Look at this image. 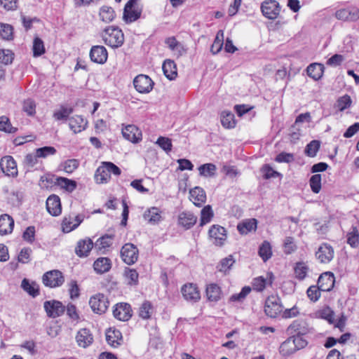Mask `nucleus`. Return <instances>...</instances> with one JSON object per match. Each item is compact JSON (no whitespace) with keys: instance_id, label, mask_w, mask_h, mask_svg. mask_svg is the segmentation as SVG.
I'll return each mask as SVG.
<instances>
[{"instance_id":"nucleus-1","label":"nucleus","mask_w":359,"mask_h":359,"mask_svg":"<svg viewBox=\"0 0 359 359\" xmlns=\"http://www.w3.org/2000/svg\"><path fill=\"white\" fill-rule=\"evenodd\" d=\"M101 36L104 43L112 48L121 47L124 42V34L122 30L113 26L105 28Z\"/></svg>"},{"instance_id":"nucleus-2","label":"nucleus","mask_w":359,"mask_h":359,"mask_svg":"<svg viewBox=\"0 0 359 359\" xmlns=\"http://www.w3.org/2000/svg\"><path fill=\"white\" fill-rule=\"evenodd\" d=\"M121 173V169L113 163L102 162L95 171V180L97 183L104 184L110 180L111 174L118 176Z\"/></svg>"},{"instance_id":"nucleus-3","label":"nucleus","mask_w":359,"mask_h":359,"mask_svg":"<svg viewBox=\"0 0 359 359\" xmlns=\"http://www.w3.org/2000/svg\"><path fill=\"white\" fill-rule=\"evenodd\" d=\"M143 6L140 0H129L126 4L123 18L127 22H133L140 18Z\"/></svg>"},{"instance_id":"nucleus-4","label":"nucleus","mask_w":359,"mask_h":359,"mask_svg":"<svg viewBox=\"0 0 359 359\" xmlns=\"http://www.w3.org/2000/svg\"><path fill=\"white\" fill-rule=\"evenodd\" d=\"M42 282L49 287H57L61 286L65 282V277L59 270L47 271L42 276Z\"/></svg>"},{"instance_id":"nucleus-5","label":"nucleus","mask_w":359,"mask_h":359,"mask_svg":"<svg viewBox=\"0 0 359 359\" xmlns=\"http://www.w3.org/2000/svg\"><path fill=\"white\" fill-rule=\"evenodd\" d=\"M139 256V250L137 248L133 243H126L121 250V257L123 261L131 265L137 261Z\"/></svg>"},{"instance_id":"nucleus-6","label":"nucleus","mask_w":359,"mask_h":359,"mask_svg":"<svg viewBox=\"0 0 359 359\" xmlns=\"http://www.w3.org/2000/svg\"><path fill=\"white\" fill-rule=\"evenodd\" d=\"M109 301L103 294H96L89 301V304L93 312L102 314L105 313L109 307Z\"/></svg>"},{"instance_id":"nucleus-7","label":"nucleus","mask_w":359,"mask_h":359,"mask_svg":"<svg viewBox=\"0 0 359 359\" xmlns=\"http://www.w3.org/2000/svg\"><path fill=\"white\" fill-rule=\"evenodd\" d=\"M263 15L270 20L278 18L280 12V7L276 0H266L261 5Z\"/></svg>"},{"instance_id":"nucleus-8","label":"nucleus","mask_w":359,"mask_h":359,"mask_svg":"<svg viewBox=\"0 0 359 359\" xmlns=\"http://www.w3.org/2000/svg\"><path fill=\"white\" fill-rule=\"evenodd\" d=\"M282 311L280 299L277 296L269 297L264 306V311L270 318H276Z\"/></svg>"},{"instance_id":"nucleus-9","label":"nucleus","mask_w":359,"mask_h":359,"mask_svg":"<svg viewBox=\"0 0 359 359\" xmlns=\"http://www.w3.org/2000/svg\"><path fill=\"white\" fill-rule=\"evenodd\" d=\"M133 85L139 93H148L152 90L154 82L148 76L140 74L134 79Z\"/></svg>"},{"instance_id":"nucleus-10","label":"nucleus","mask_w":359,"mask_h":359,"mask_svg":"<svg viewBox=\"0 0 359 359\" xmlns=\"http://www.w3.org/2000/svg\"><path fill=\"white\" fill-rule=\"evenodd\" d=\"M334 251L333 248L327 244H321L316 252V257L322 264L330 263L334 258Z\"/></svg>"},{"instance_id":"nucleus-11","label":"nucleus","mask_w":359,"mask_h":359,"mask_svg":"<svg viewBox=\"0 0 359 359\" xmlns=\"http://www.w3.org/2000/svg\"><path fill=\"white\" fill-rule=\"evenodd\" d=\"M114 317L121 321H128L132 316V309L129 304L118 303L113 309Z\"/></svg>"},{"instance_id":"nucleus-12","label":"nucleus","mask_w":359,"mask_h":359,"mask_svg":"<svg viewBox=\"0 0 359 359\" xmlns=\"http://www.w3.org/2000/svg\"><path fill=\"white\" fill-rule=\"evenodd\" d=\"M182 294L185 300L190 302H197L201 299V294L196 285L188 283L181 288Z\"/></svg>"},{"instance_id":"nucleus-13","label":"nucleus","mask_w":359,"mask_h":359,"mask_svg":"<svg viewBox=\"0 0 359 359\" xmlns=\"http://www.w3.org/2000/svg\"><path fill=\"white\" fill-rule=\"evenodd\" d=\"M43 307L47 316L53 318L60 316L65 311L62 302L56 300L45 302Z\"/></svg>"},{"instance_id":"nucleus-14","label":"nucleus","mask_w":359,"mask_h":359,"mask_svg":"<svg viewBox=\"0 0 359 359\" xmlns=\"http://www.w3.org/2000/svg\"><path fill=\"white\" fill-rule=\"evenodd\" d=\"M0 167L4 173L8 176L18 175L17 164L11 156H4L0 161Z\"/></svg>"},{"instance_id":"nucleus-15","label":"nucleus","mask_w":359,"mask_h":359,"mask_svg":"<svg viewBox=\"0 0 359 359\" xmlns=\"http://www.w3.org/2000/svg\"><path fill=\"white\" fill-rule=\"evenodd\" d=\"M89 55L92 62L100 65L104 64L108 58L107 50L103 46H93Z\"/></svg>"},{"instance_id":"nucleus-16","label":"nucleus","mask_w":359,"mask_h":359,"mask_svg":"<svg viewBox=\"0 0 359 359\" xmlns=\"http://www.w3.org/2000/svg\"><path fill=\"white\" fill-rule=\"evenodd\" d=\"M208 233L212 243L216 245H222L226 239V229L219 225H213L210 229Z\"/></svg>"},{"instance_id":"nucleus-17","label":"nucleus","mask_w":359,"mask_h":359,"mask_svg":"<svg viewBox=\"0 0 359 359\" xmlns=\"http://www.w3.org/2000/svg\"><path fill=\"white\" fill-rule=\"evenodd\" d=\"M75 338L78 346L82 348H87L93 342V334L87 328L80 329Z\"/></svg>"},{"instance_id":"nucleus-18","label":"nucleus","mask_w":359,"mask_h":359,"mask_svg":"<svg viewBox=\"0 0 359 359\" xmlns=\"http://www.w3.org/2000/svg\"><path fill=\"white\" fill-rule=\"evenodd\" d=\"M125 139L133 142H138L142 138L141 131L134 125H128L122 129Z\"/></svg>"},{"instance_id":"nucleus-19","label":"nucleus","mask_w":359,"mask_h":359,"mask_svg":"<svg viewBox=\"0 0 359 359\" xmlns=\"http://www.w3.org/2000/svg\"><path fill=\"white\" fill-rule=\"evenodd\" d=\"M318 285L321 291H330L334 285V275L330 272H325L321 274L318 278Z\"/></svg>"},{"instance_id":"nucleus-20","label":"nucleus","mask_w":359,"mask_h":359,"mask_svg":"<svg viewBox=\"0 0 359 359\" xmlns=\"http://www.w3.org/2000/svg\"><path fill=\"white\" fill-rule=\"evenodd\" d=\"M87 124V120L79 115H76L69 118V128L75 134L84 130L86 128Z\"/></svg>"},{"instance_id":"nucleus-21","label":"nucleus","mask_w":359,"mask_h":359,"mask_svg":"<svg viewBox=\"0 0 359 359\" xmlns=\"http://www.w3.org/2000/svg\"><path fill=\"white\" fill-rule=\"evenodd\" d=\"M46 209L51 215H59L62 211L60 198L56 195L50 196L46 200Z\"/></svg>"},{"instance_id":"nucleus-22","label":"nucleus","mask_w":359,"mask_h":359,"mask_svg":"<svg viewBox=\"0 0 359 359\" xmlns=\"http://www.w3.org/2000/svg\"><path fill=\"white\" fill-rule=\"evenodd\" d=\"M93 247V243L90 238L80 240L75 248V253L79 257H86L89 255Z\"/></svg>"},{"instance_id":"nucleus-23","label":"nucleus","mask_w":359,"mask_h":359,"mask_svg":"<svg viewBox=\"0 0 359 359\" xmlns=\"http://www.w3.org/2000/svg\"><path fill=\"white\" fill-rule=\"evenodd\" d=\"M189 198L196 206L201 207L206 201V194L202 188L196 187L190 190Z\"/></svg>"},{"instance_id":"nucleus-24","label":"nucleus","mask_w":359,"mask_h":359,"mask_svg":"<svg viewBox=\"0 0 359 359\" xmlns=\"http://www.w3.org/2000/svg\"><path fill=\"white\" fill-rule=\"evenodd\" d=\"M143 218L151 224H157L162 219L161 211L156 207H151L144 212Z\"/></svg>"},{"instance_id":"nucleus-25","label":"nucleus","mask_w":359,"mask_h":359,"mask_svg":"<svg viewBox=\"0 0 359 359\" xmlns=\"http://www.w3.org/2000/svg\"><path fill=\"white\" fill-rule=\"evenodd\" d=\"M309 327L306 322L302 319H298L288 327L290 333H295V335H304L309 332Z\"/></svg>"},{"instance_id":"nucleus-26","label":"nucleus","mask_w":359,"mask_h":359,"mask_svg":"<svg viewBox=\"0 0 359 359\" xmlns=\"http://www.w3.org/2000/svg\"><path fill=\"white\" fill-rule=\"evenodd\" d=\"M14 226V220L8 215L0 216V235L4 236L11 233Z\"/></svg>"},{"instance_id":"nucleus-27","label":"nucleus","mask_w":359,"mask_h":359,"mask_svg":"<svg viewBox=\"0 0 359 359\" xmlns=\"http://www.w3.org/2000/svg\"><path fill=\"white\" fill-rule=\"evenodd\" d=\"M93 268L97 273H107L111 268V261L108 257H99L94 262Z\"/></svg>"},{"instance_id":"nucleus-28","label":"nucleus","mask_w":359,"mask_h":359,"mask_svg":"<svg viewBox=\"0 0 359 359\" xmlns=\"http://www.w3.org/2000/svg\"><path fill=\"white\" fill-rule=\"evenodd\" d=\"M178 221L181 226L188 229L196 224L197 217L190 212H182L179 215Z\"/></svg>"},{"instance_id":"nucleus-29","label":"nucleus","mask_w":359,"mask_h":359,"mask_svg":"<svg viewBox=\"0 0 359 359\" xmlns=\"http://www.w3.org/2000/svg\"><path fill=\"white\" fill-rule=\"evenodd\" d=\"M206 296L210 302H218L222 297V290L216 283H210L206 287Z\"/></svg>"},{"instance_id":"nucleus-30","label":"nucleus","mask_w":359,"mask_h":359,"mask_svg":"<svg viewBox=\"0 0 359 359\" xmlns=\"http://www.w3.org/2000/svg\"><path fill=\"white\" fill-rule=\"evenodd\" d=\"M106 340L110 346L117 347L121 344L122 335L119 330L109 328L106 332Z\"/></svg>"},{"instance_id":"nucleus-31","label":"nucleus","mask_w":359,"mask_h":359,"mask_svg":"<svg viewBox=\"0 0 359 359\" xmlns=\"http://www.w3.org/2000/svg\"><path fill=\"white\" fill-rule=\"evenodd\" d=\"M267 278L259 276L253 279L252 287L253 289L257 292H262L264 290L267 285H271L273 283V277L272 273H269Z\"/></svg>"},{"instance_id":"nucleus-32","label":"nucleus","mask_w":359,"mask_h":359,"mask_svg":"<svg viewBox=\"0 0 359 359\" xmlns=\"http://www.w3.org/2000/svg\"><path fill=\"white\" fill-rule=\"evenodd\" d=\"M303 336L304 335H294L292 337L287 339L282 344L283 351L285 346H288L290 344H294L296 351L304 348L307 345V341Z\"/></svg>"},{"instance_id":"nucleus-33","label":"nucleus","mask_w":359,"mask_h":359,"mask_svg":"<svg viewBox=\"0 0 359 359\" xmlns=\"http://www.w3.org/2000/svg\"><path fill=\"white\" fill-rule=\"evenodd\" d=\"M163 74L169 80L175 79L177 76V67L173 60H165L162 65Z\"/></svg>"},{"instance_id":"nucleus-34","label":"nucleus","mask_w":359,"mask_h":359,"mask_svg":"<svg viewBox=\"0 0 359 359\" xmlns=\"http://www.w3.org/2000/svg\"><path fill=\"white\" fill-rule=\"evenodd\" d=\"M306 72L309 77L318 81L323 76L324 66L320 63H312L307 67Z\"/></svg>"},{"instance_id":"nucleus-35","label":"nucleus","mask_w":359,"mask_h":359,"mask_svg":"<svg viewBox=\"0 0 359 359\" xmlns=\"http://www.w3.org/2000/svg\"><path fill=\"white\" fill-rule=\"evenodd\" d=\"M337 19L341 20H355L359 18V11L354 9L352 11L348 9H340L335 13Z\"/></svg>"},{"instance_id":"nucleus-36","label":"nucleus","mask_w":359,"mask_h":359,"mask_svg":"<svg viewBox=\"0 0 359 359\" xmlns=\"http://www.w3.org/2000/svg\"><path fill=\"white\" fill-rule=\"evenodd\" d=\"M55 184L68 192H72L76 188V181L62 177H55Z\"/></svg>"},{"instance_id":"nucleus-37","label":"nucleus","mask_w":359,"mask_h":359,"mask_svg":"<svg viewBox=\"0 0 359 359\" xmlns=\"http://www.w3.org/2000/svg\"><path fill=\"white\" fill-rule=\"evenodd\" d=\"M71 219V218H65L63 220V230L66 232H70L79 226L83 219V216L78 215L74 217V221H72Z\"/></svg>"},{"instance_id":"nucleus-38","label":"nucleus","mask_w":359,"mask_h":359,"mask_svg":"<svg viewBox=\"0 0 359 359\" xmlns=\"http://www.w3.org/2000/svg\"><path fill=\"white\" fill-rule=\"evenodd\" d=\"M347 243L353 248L359 245V231L355 226H352L346 234Z\"/></svg>"},{"instance_id":"nucleus-39","label":"nucleus","mask_w":359,"mask_h":359,"mask_svg":"<svg viewBox=\"0 0 359 359\" xmlns=\"http://www.w3.org/2000/svg\"><path fill=\"white\" fill-rule=\"evenodd\" d=\"M154 308L151 302L145 300L139 308V316L144 320L149 319L153 313Z\"/></svg>"},{"instance_id":"nucleus-40","label":"nucleus","mask_w":359,"mask_h":359,"mask_svg":"<svg viewBox=\"0 0 359 359\" xmlns=\"http://www.w3.org/2000/svg\"><path fill=\"white\" fill-rule=\"evenodd\" d=\"M238 231L241 234H247L248 232L257 229V220L255 219H248L237 226Z\"/></svg>"},{"instance_id":"nucleus-41","label":"nucleus","mask_w":359,"mask_h":359,"mask_svg":"<svg viewBox=\"0 0 359 359\" xmlns=\"http://www.w3.org/2000/svg\"><path fill=\"white\" fill-rule=\"evenodd\" d=\"M21 287L25 292L33 297L38 296L39 294V287L36 283L34 282L30 283L26 278L22 280Z\"/></svg>"},{"instance_id":"nucleus-42","label":"nucleus","mask_w":359,"mask_h":359,"mask_svg":"<svg viewBox=\"0 0 359 359\" xmlns=\"http://www.w3.org/2000/svg\"><path fill=\"white\" fill-rule=\"evenodd\" d=\"M100 19L105 22H111L115 18V12L111 7L104 6L100 11Z\"/></svg>"},{"instance_id":"nucleus-43","label":"nucleus","mask_w":359,"mask_h":359,"mask_svg":"<svg viewBox=\"0 0 359 359\" xmlns=\"http://www.w3.org/2000/svg\"><path fill=\"white\" fill-rule=\"evenodd\" d=\"M222 125L226 128H233L236 126L234 115L229 111H223L221 114Z\"/></svg>"},{"instance_id":"nucleus-44","label":"nucleus","mask_w":359,"mask_h":359,"mask_svg":"<svg viewBox=\"0 0 359 359\" xmlns=\"http://www.w3.org/2000/svg\"><path fill=\"white\" fill-rule=\"evenodd\" d=\"M213 211L210 205L205 206L201 212L200 226H203L209 223L213 217Z\"/></svg>"},{"instance_id":"nucleus-45","label":"nucleus","mask_w":359,"mask_h":359,"mask_svg":"<svg viewBox=\"0 0 359 359\" xmlns=\"http://www.w3.org/2000/svg\"><path fill=\"white\" fill-rule=\"evenodd\" d=\"M217 168L213 163H205L198 168L199 174L206 177L215 175Z\"/></svg>"},{"instance_id":"nucleus-46","label":"nucleus","mask_w":359,"mask_h":359,"mask_svg":"<svg viewBox=\"0 0 359 359\" xmlns=\"http://www.w3.org/2000/svg\"><path fill=\"white\" fill-rule=\"evenodd\" d=\"M258 253L264 262L269 259L272 255L270 243L268 241H264L259 248Z\"/></svg>"},{"instance_id":"nucleus-47","label":"nucleus","mask_w":359,"mask_h":359,"mask_svg":"<svg viewBox=\"0 0 359 359\" xmlns=\"http://www.w3.org/2000/svg\"><path fill=\"white\" fill-rule=\"evenodd\" d=\"M223 41L224 32L223 30H219L210 48V50L213 54H217L221 50L223 46Z\"/></svg>"},{"instance_id":"nucleus-48","label":"nucleus","mask_w":359,"mask_h":359,"mask_svg":"<svg viewBox=\"0 0 359 359\" xmlns=\"http://www.w3.org/2000/svg\"><path fill=\"white\" fill-rule=\"evenodd\" d=\"M294 271L295 278L302 280L306 278L309 268L304 262H297L294 268Z\"/></svg>"},{"instance_id":"nucleus-49","label":"nucleus","mask_w":359,"mask_h":359,"mask_svg":"<svg viewBox=\"0 0 359 359\" xmlns=\"http://www.w3.org/2000/svg\"><path fill=\"white\" fill-rule=\"evenodd\" d=\"M0 130L6 133H15L18 128L12 126L9 118L6 116L0 117Z\"/></svg>"},{"instance_id":"nucleus-50","label":"nucleus","mask_w":359,"mask_h":359,"mask_svg":"<svg viewBox=\"0 0 359 359\" xmlns=\"http://www.w3.org/2000/svg\"><path fill=\"white\" fill-rule=\"evenodd\" d=\"M33 56L37 57L45 53V46L43 41L39 37H35L33 41Z\"/></svg>"},{"instance_id":"nucleus-51","label":"nucleus","mask_w":359,"mask_h":359,"mask_svg":"<svg viewBox=\"0 0 359 359\" xmlns=\"http://www.w3.org/2000/svg\"><path fill=\"white\" fill-rule=\"evenodd\" d=\"M320 142L318 140H312L306 147L304 153L307 156L315 157L320 149Z\"/></svg>"},{"instance_id":"nucleus-52","label":"nucleus","mask_w":359,"mask_h":359,"mask_svg":"<svg viewBox=\"0 0 359 359\" xmlns=\"http://www.w3.org/2000/svg\"><path fill=\"white\" fill-rule=\"evenodd\" d=\"M316 316L326 320L329 323H334V311L328 306L324 307L316 313Z\"/></svg>"},{"instance_id":"nucleus-53","label":"nucleus","mask_w":359,"mask_h":359,"mask_svg":"<svg viewBox=\"0 0 359 359\" xmlns=\"http://www.w3.org/2000/svg\"><path fill=\"white\" fill-rule=\"evenodd\" d=\"M114 236L112 235H104L100 238L95 243V247L99 250L105 249L109 248L112 244Z\"/></svg>"},{"instance_id":"nucleus-54","label":"nucleus","mask_w":359,"mask_h":359,"mask_svg":"<svg viewBox=\"0 0 359 359\" xmlns=\"http://www.w3.org/2000/svg\"><path fill=\"white\" fill-rule=\"evenodd\" d=\"M0 36L3 39L11 40L13 36V27L8 24H0Z\"/></svg>"},{"instance_id":"nucleus-55","label":"nucleus","mask_w":359,"mask_h":359,"mask_svg":"<svg viewBox=\"0 0 359 359\" xmlns=\"http://www.w3.org/2000/svg\"><path fill=\"white\" fill-rule=\"evenodd\" d=\"M73 112L72 108H67L65 107H61L59 110H57L53 114V117L55 120H67L69 116Z\"/></svg>"},{"instance_id":"nucleus-56","label":"nucleus","mask_w":359,"mask_h":359,"mask_svg":"<svg viewBox=\"0 0 359 359\" xmlns=\"http://www.w3.org/2000/svg\"><path fill=\"white\" fill-rule=\"evenodd\" d=\"M14 53L8 49L0 50V63L8 65L13 62Z\"/></svg>"},{"instance_id":"nucleus-57","label":"nucleus","mask_w":359,"mask_h":359,"mask_svg":"<svg viewBox=\"0 0 359 359\" xmlns=\"http://www.w3.org/2000/svg\"><path fill=\"white\" fill-rule=\"evenodd\" d=\"M252 289L250 286H245L242 288L241 291L239 293L233 294L230 297L231 302H242L245 299V297L250 294Z\"/></svg>"},{"instance_id":"nucleus-58","label":"nucleus","mask_w":359,"mask_h":359,"mask_svg":"<svg viewBox=\"0 0 359 359\" xmlns=\"http://www.w3.org/2000/svg\"><path fill=\"white\" fill-rule=\"evenodd\" d=\"M309 184L312 191L315 194H318L321 189V175L316 174L311 176Z\"/></svg>"},{"instance_id":"nucleus-59","label":"nucleus","mask_w":359,"mask_h":359,"mask_svg":"<svg viewBox=\"0 0 359 359\" xmlns=\"http://www.w3.org/2000/svg\"><path fill=\"white\" fill-rule=\"evenodd\" d=\"M36 156L39 158H46L49 156H53L56 153V149L53 147L46 146L36 149Z\"/></svg>"},{"instance_id":"nucleus-60","label":"nucleus","mask_w":359,"mask_h":359,"mask_svg":"<svg viewBox=\"0 0 359 359\" xmlns=\"http://www.w3.org/2000/svg\"><path fill=\"white\" fill-rule=\"evenodd\" d=\"M234 262L235 261L233 259V256L229 255V257L222 259L220 261L219 264L217 266V269L219 271L226 272L230 269V267L233 265Z\"/></svg>"},{"instance_id":"nucleus-61","label":"nucleus","mask_w":359,"mask_h":359,"mask_svg":"<svg viewBox=\"0 0 359 359\" xmlns=\"http://www.w3.org/2000/svg\"><path fill=\"white\" fill-rule=\"evenodd\" d=\"M261 171L264 174L263 177L264 179L268 180L270 178H276L281 175V174L276 170H274L269 165H264Z\"/></svg>"},{"instance_id":"nucleus-62","label":"nucleus","mask_w":359,"mask_h":359,"mask_svg":"<svg viewBox=\"0 0 359 359\" xmlns=\"http://www.w3.org/2000/svg\"><path fill=\"white\" fill-rule=\"evenodd\" d=\"M320 291L318 285V286L311 285L308 288L306 294L310 300L316 302L320 297Z\"/></svg>"},{"instance_id":"nucleus-63","label":"nucleus","mask_w":359,"mask_h":359,"mask_svg":"<svg viewBox=\"0 0 359 359\" xmlns=\"http://www.w3.org/2000/svg\"><path fill=\"white\" fill-rule=\"evenodd\" d=\"M162 149L166 153L170 152L172 150V142L171 140L168 137H159L156 142Z\"/></svg>"},{"instance_id":"nucleus-64","label":"nucleus","mask_w":359,"mask_h":359,"mask_svg":"<svg viewBox=\"0 0 359 359\" xmlns=\"http://www.w3.org/2000/svg\"><path fill=\"white\" fill-rule=\"evenodd\" d=\"M125 276L128 280L130 285H137L138 283V273L135 269H126Z\"/></svg>"}]
</instances>
